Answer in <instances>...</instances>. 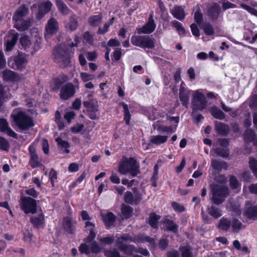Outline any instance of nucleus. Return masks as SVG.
Here are the masks:
<instances>
[{
    "mask_svg": "<svg viewBox=\"0 0 257 257\" xmlns=\"http://www.w3.org/2000/svg\"><path fill=\"white\" fill-rule=\"evenodd\" d=\"M85 228L86 230L89 231V235L87 237V242L89 243L94 239L96 235L95 224L89 221H87L85 222Z\"/></svg>",
    "mask_w": 257,
    "mask_h": 257,
    "instance_id": "obj_16",
    "label": "nucleus"
},
{
    "mask_svg": "<svg viewBox=\"0 0 257 257\" xmlns=\"http://www.w3.org/2000/svg\"><path fill=\"white\" fill-rule=\"evenodd\" d=\"M222 8L225 10L228 9H232L236 7V5L234 4H232L227 0H222L221 1Z\"/></svg>",
    "mask_w": 257,
    "mask_h": 257,
    "instance_id": "obj_58",
    "label": "nucleus"
},
{
    "mask_svg": "<svg viewBox=\"0 0 257 257\" xmlns=\"http://www.w3.org/2000/svg\"><path fill=\"white\" fill-rule=\"evenodd\" d=\"M10 145L8 141L3 137H0V150L8 151Z\"/></svg>",
    "mask_w": 257,
    "mask_h": 257,
    "instance_id": "obj_50",
    "label": "nucleus"
},
{
    "mask_svg": "<svg viewBox=\"0 0 257 257\" xmlns=\"http://www.w3.org/2000/svg\"><path fill=\"white\" fill-rule=\"evenodd\" d=\"M133 211V208L130 206L122 204L121 206V212L125 218L127 219L130 218L132 215Z\"/></svg>",
    "mask_w": 257,
    "mask_h": 257,
    "instance_id": "obj_41",
    "label": "nucleus"
},
{
    "mask_svg": "<svg viewBox=\"0 0 257 257\" xmlns=\"http://www.w3.org/2000/svg\"><path fill=\"white\" fill-rule=\"evenodd\" d=\"M32 19L24 20L23 19H17V30L24 31L28 29L33 22Z\"/></svg>",
    "mask_w": 257,
    "mask_h": 257,
    "instance_id": "obj_24",
    "label": "nucleus"
},
{
    "mask_svg": "<svg viewBox=\"0 0 257 257\" xmlns=\"http://www.w3.org/2000/svg\"><path fill=\"white\" fill-rule=\"evenodd\" d=\"M104 254L107 257H120L119 253L116 249L106 250Z\"/></svg>",
    "mask_w": 257,
    "mask_h": 257,
    "instance_id": "obj_55",
    "label": "nucleus"
},
{
    "mask_svg": "<svg viewBox=\"0 0 257 257\" xmlns=\"http://www.w3.org/2000/svg\"><path fill=\"white\" fill-rule=\"evenodd\" d=\"M215 130L218 134L222 136H226L229 133V128L227 125L218 122L215 124Z\"/></svg>",
    "mask_w": 257,
    "mask_h": 257,
    "instance_id": "obj_28",
    "label": "nucleus"
},
{
    "mask_svg": "<svg viewBox=\"0 0 257 257\" xmlns=\"http://www.w3.org/2000/svg\"><path fill=\"white\" fill-rule=\"evenodd\" d=\"M208 213L214 219H217L222 216V211L218 207L212 205L207 208Z\"/></svg>",
    "mask_w": 257,
    "mask_h": 257,
    "instance_id": "obj_29",
    "label": "nucleus"
},
{
    "mask_svg": "<svg viewBox=\"0 0 257 257\" xmlns=\"http://www.w3.org/2000/svg\"><path fill=\"white\" fill-rule=\"evenodd\" d=\"M131 43L133 45L143 49H153L155 47V39L149 36H133Z\"/></svg>",
    "mask_w": 257,
    "mask_h": 257,
    "instance_id": "obj_7",
    "label": "nucleus"
},
{
    "mask_svg": "<svg viewBox=\"0 0 257 257\" xmlns=\"http://www.w3.org/2000/svg\"><path fill=\"white\" fill-rule=\"evenodd\" d=\"M125 241H130L136 243L147 242L149 243V245L152 247L155 246V240L153 238L144 234H139L133 238L128 234H123L117 238L116 240V244L121 251L130 255L135 252L136 248L133 245L123 244V242Z\"/></svg>",
    "mask_w": 257,
    "mask_h": 257,
    "instance_id": "obj_2",
    "label": "nucleus"
},
{
    "mask_svg": "<svg viewBox=\"0 0 257 257\" xmlns=\"http://www.w3.org/2000/svg\"><path fill=\"white\" fill-rule=\"evenodd\" d=\"M83 38L86 42L90 45H93L94 42L93 35L89 32H85L83 35Z\"/></svg>",
    "mask_w": 257,
    "mask_h": 257,
    "instance_id": "obj_57",
    "label": "nucleus"
},
{
    "mask_svg": "<svg viewBox=\"0 0 257 257\" xmlns=\"http://www.w3.org/2000/svg\"><path fill=\"white\" fill-rule=\"evenodd\" d=\"M34 125L33 118L26 112L23 111L17 112V126L21 130H27Z\"/></svg>",
    "mask_w": 257,
    "mask_h": 257,
    "instance_id": "obj_8",
    "label": "nucleus"
},
{
    "mask_svg": "<svg viewBox=\"0 0 257 257\" xmlns=\"http://www.w3.org/2000/svg\"><path fill=\"white\" fill-rule=\"evenodd\" d=\"M123 108L124 110V120L126 124H130V120L131 119V114L128 109V105L126 104H122Z\"/></svg>",
    "mask_w": 257,
    "mask_h": 257,
    "instance_id": "obj_49",
    "label": "nucleus"
},
{
    "mask_svg": "<svg viewBox=\"0 0 257 257\" xmlns=\"http://www.w3.org/2000/svg\"><path fill=\"white\" fill-rule=\"evenodd\" d=\"M171 12L176 19L182 20L185 16V13L183 7L176 6L171 9Z\"/></svg>",
    "mask_w": 257,
    "mask_h": 257,
    "instance_id": "obj_22",
    "label": "nucleus"
},
{
    "mask_svg": "<svg viewBox=\"0 0 257 257\" xmlns=\"http://www.w3.org/2000/svg\"><path fill=\"white\" fill-rule=\"evenodd\" d=\"M162 222L165 225L166 230L172 231L174 233L178 231V226L173 221L167 218H164L162 220Z\"/></svg>",
    "mask_w": 257,
    "mask_h": 257,
    "instance_id": "obj_27",
    "label": "nucleus"
},
{
    "mask_svg": "<svg viewBox=\"0 0 257 257\" xmlns=\"http://www.w3.org/2000/svg\"><path fill=\"white\" fill-rule=\"evenodd\" d=\"M168 138L167 136L156 135L151 137V143L156 145H160L167 142Z\"/></svg>",
    "mask_w": 257,
    "mask_h": 257,
    "instance_id": "obj_31",
    "label": "nucleus"
},
{
    "mask_svg": "<svg viewBox=\"0 0 257 257\" xmlns=\"http://www.w3.org/2000/svg\"><path fill=\"white\" fill-rule=\"evenodd\" d=\"M0 132L6 134L9 136L16 138V133L10 127L7 120L4 118H0Z\"/></svg>",
    "mask_w": 257,
    "mask_h": 257,
    "instance_id": "obj_15",
    "label": "nucleus"
},
{
    "mask_svg": "<svg viewBox=\"0 0 257 257\" xmlns=\"http://www.w3.org/2000/svg\"><path fill=\"white\" fill-rule=\"evenodd\" d=\"M191 107L194 111H202L207 106V101L202 90L198 89L192 92Z\"/></svg>",
    "mask_w": 257,
    "mask_h": 257,
    "instance_id": "obj_4",
    "label": "nucleus"
},
{
    "mask_svg": "<svg viewBox=\"0 0 257 257\" xmlns=\"http://www.w3.org/2000/svg\"><path fill=\"white\" fill-rule=\"evenodd\" d=\"M242 224L241 221L236 218L229 219L227 217H221L216 227L220 230L227 231L231 228L234 232H238L241 228Z\"/></svg>",
    "mask_w": 257,
    "mask_h": 257,
    "instance_id": "obj_6",
    "label": "nucleus"
},
{
    "mask_svg": "<svg viewBox=\"0 0 257 257\" xmlns=\"http://www.w3.org/2000/svg\"><path fill=\"white\" fill-rule=\"evenodd\" d=\"M156 25L152 15H150L148 21L143 27L137 29L138 34H151L156 29Z\"/></svg>",
    "mask_w": 257,
    "mask_h": 257,
    "instance_id": "obj_13",
    "label": "nucleus"
},
{
    "mask_svg": "<svg viewBox=\"0 0 257 257\" xmlns=\"http://www.w3.org/2000/svg\"><path fill=\"white\" fill-rule=\"evenodd\" d=\"M203 16L201 13L196 11L194 14V20L197 24L200 26L202 21Z\"/></svg>",
    "mask_w": 257,
    "mask_h": 257,
    "instance_id": "obj_61",
    "label": "nucleus"
},
{
    "mask_svg": "<svg viewBox=\"0 0 257 257\" xmlns=\"http://www.w3.org/2000/svg\"><path fill=\"white\" fill-rule=\"evenodd\" d=\"M249 167L255 177L257 178V160L250 157L249 161Z\"/></svg>",
    "mask_w": 257,
    "mask_h": 257,
    "instance_id": "obj_47",
    "label": "nucleus"
},
{
    "mask_svg": "<svg viewBox=\"0 0 257 257\" xmlns=\"http://www.w3.org/2000/svg\"><path fill=\"white\" fill-rule=\"evenodd\" d=\"M14 31L11 30L10 31V33H12V37L11 40L9 39V37L8 39L6 40V38H5V40L6 41L5 43L6 46V51H11L13 49L14 46L16 44V33H13Z\"/></svg>",
    "mask_w": 257,
    "mask_h": 257,
    "instance_id": "obj_26",
    "label": "nucleus"
},
{
    "mask_svg": "<svg viewBox=\"0 0 257 257\" xmlns=\"http://www.w3.org/2000/svg\"><path fill=\"white\" fill-rule=\"evenodd\" d=\"M80 77L83 82H87L89 81L92 80L95 78V75L86 72L80 73Z\"/></svg>",
    "mask_w": 257,
    "mask_h": 257,
    "instance_id": "obj_52",
    "label": "nucleus"
},
{
    "mask_svg": "<svg viewBox=\"0 0 257 257\" xmlns=\"http://www.w3.org/2000/svg\"><path fill=\"white\" fill-rule=\"evenodd\" d=\"M88 243H90V250L92 252L97 253L101 250V247H100L95 241H93V240Z\"/></svg>",
    "mask_w": 257,
    "mask_h": 257,
    "instance_id": "obj_56",
    "label": "nucleus"
},
{
    "mask_svg": "<svg viewBox=\"0 0 257 257\" xmlns=\"http://www.w3.org/2000/svg\"><path fill=\"white\" fill-rule=\"evenodd\" d=\"M210 112L217 119H223L225 118L223 112L216 106L212 107L210 109Z\"/></svg>",
    "mask_w": 257,
    "mask_h": 257,
    "instance_id": "obj_35",
    "label": "nucleus"
},
{
    "mask_svg": "<svg viewBox=\"0 0 257 257\" xmlns=\"http://www.w3.org/2000/svg\"><path fill=\"white\" fill-rule=\"evenodd\" d=\"M255 137L254 132L251 130H246L244 134V139L246 142H253Z\"/></svg>",
    "mask_w": 257,
    "mask_h": 257,
    "instance_id": "obj_45",
    "label": "nucleus"
},
{
    "mask_svg": "<svg viewBox=\"0 0 257 257\" xmlns=\"http://www.w3.org/2000/svg\"><path fill=\"white\" fill-rule=\"evenodd\" d=\"M28 63L27 56L23 53H19L17 55V71L18 70H22L24 69ZM19 81L18 75L17 74V82Z\"/></svg>",
    "mask_w": 257,
    "mask_h": 257,
    "instance_id": "obj_19",
    "label": "nucleus"
},
{
    "mask_svg": "<svg viewBox=\"0 0 257 257\" xmlns=\"http://www.w3.org/2000/svg\"><path fill=\"white\" fill-rule=\"evenodd\" d=\"M245 214L250 218L255 219L257 217V206H254L247 208Z\"/></svg>",
    "mask_w": 257,
    "mask_h": 257,
    "instance_id": "obj_42",
    "label": "nucleus"
},
{
    "mask_svg": "<svg viewBox=\"0 0 257 257\" xmlns=\"http://www.w3.org/2000/svg\"><path fill=\"white\" fill-rule=\"evenodd\" d=\"M20 43L22 48L26 49L31 45V40L28 36H23L20 39Z\"/></svg>",
    "mask_w": 257,
    "mask_h": 257,
    "instance_id": "obj_40",
    "label": "nucleus"
},
{
    "mask_svg": "<svg viewBox=\"0 0 257 257\" xmlns=\"http://www.w3.org/2000/svg\"><path fill=\"white\" fill-rule=\"evenodd\" d=\"M220 12L219 6L216 4H213L208 10V15L211 18V20H216L217 19Z\"/></svg>",
    "mask_w": 257,
    "mask_h": 257,
    "instance_id": "obj_20",
    "label": "nucleus"
},
{
    "mask_svg": "<svg viewBox=\"0 0 257 257\" xmlns=\"http://www.w3.org/2000/svg\"><path fill=\"white\" fill-rule=\"evenodd\" d=\"M31 221L37 228L42 227L45 223V217L43 213L31 217Z\"/></svg>",
    "mask_w": 257,
    "mask_h": 257,
    "instance_id": "obj_21",
    "label": "nucleus"
},
{
    "mask_svg": "<svg viewBox=\"0 0 257 257\" xmlns=\"http://www.w3.org/2000/svg\"><path fill=\"white\" fill-rule=\"evenodd\" d=\"M81 38L76 36L74 39L75 43L67 42V46L60 44L56 47L53 51V55L55 62L63 67H68L70 65L72 53L70 49L73 47H77L80 42Z\"/></svg>",
    "mask_w": 257,
    "mask_h": 257,
    "instance_id": "obj_1",
    "label": "nucleus"
},
{
    "mask_svg": "<svg viewBox=\"0 0 257 257\" xmlns=\"http://www.w3.org/2000/svg\"><path fill=\"white\" fill-rule=\"evenodd\" d=\"M211 165L212 168L217 171H220L222 169H227L228 167L226 162L216 160H212Z\"/></svg>",
    "mask_w": 257,
    "mask_h": 257,
    "instance_id": "obj_32",
    "label": "nucleus"
},
{
    "mask_svg": "<svg viewBox=\"0 0 257 257\" xmlns=\"http://www.w3.org/2000/svg\"><path fill=\"white\" fill-rule=\"evenodd\" d=\"M181 257H193V254L190 249L188 246H184L180 248Z\"/></svg>",
    "mask_w": 257,
    "mask_h": 257,
    "instance_id": "obj_53",
    "label": "nucleus"
},
{
    "mask_svg": "<svg viewBox=\"0 0 257 257\" xmlns=\"http://www.w3.org/2000/svg\"><path fill=\"white\" fill-rule=\"evenodd\" d=\"M30 164L31 166L33 168H37L40 165L41 161L39 158L37 154L31 156Z\"/></svg>",
    "mask_w": 257,
    "mask_h": 257,
    "instance_id": "obj_46",
    "label": "nucleus"
},
{
    "mask_svg": "<svg viewBox=\"0 0 257 257\" xmlns=\"http://www.w3.org/2000/svg\"><path fill=\"white\" fill-rule=\"evenodd\" d=\"M12 97L10 93V89L6 86L0 84V111L3 110L4 102L7 101Z\"/></svg>",
    "mask_w": 257,
    "mask_h": 257,
    "instance_id": "obj_14",
    "label": "nucleus"
},
{
    "mask_svg": "<svg viewBox=\"0 0 257 257\" xmlns=\"http://www.w3.org/2000/svg\"><path fill=\"white\" fill-rule=\"evenodd\" d=\"M85 241V243H82L80 245L79 249L81 253H85L88 254L89 253L90 250V243H88L87 242V238H86Z\"/></svg>",
    "mask_w": 257,
    "mask_h": 257,
    "instance_id": "obj_48",
    "label": "nucleus"
},
{
    "mask_svg": "<svg viewBox=\"0 0 257 257\" xmlns=\"http://www.w3.org/2000/svg\"><path fill=\"white\" fill-rule=\"evenodd\" d=\"M3 79L7 82H14L16 81V72L10 69H6L2 73Z\"/></svg>",
    "mask_w": 257,
    "mask_h": 257,
    "instance_id": "obj_23",
    "label": "nucleus"
},
{
    "mask_svg": "<svg viewBox=\"0 0 257 257\" xmlns=\"http://www.w3.org/2000/svg\"><path fill=\"white\" fill-rule=\"evenodd\" d=\"M249 106L252 108H257V95H253L250 97Z\"/></svg>",
    "mask_w": 257,
    "mask_h": 257,
    "instance_id": "obj_64",
    "label": "nucleus"
},
{
    "mask_svg": "<svg viewBox=\"0 0 257 257\" xmlns=\"http://www.w3.org/2000/svg\"><path fill=\"white\" fill-rule=\"evenodd\" d=\"M113 21L114 19L112 18L108 22L105 23L102 28L99 27L98 30V34L103 35L107 32L109 27L113 23Z\"/></svg>",
    "mask_w": 257,
    "mask_h": 257,
    "instance_id": "obj_44",
    "label": "nucleus"
},
{
    "mask_svg": "<svg viewBox=\"0 0 257 257\" xmlns=\"http://www.w3.org/2000/svg\"><path fill=\"white\" fill-rule=\"evenodd\" d=\"M193 91L185 88L181 85L179 89V98L182 104L187 108L189 104L190 96L192 95Z\"/></svg>",
    "mask_w": 257,
    "mask_h": 257,
    "instance_id": "obj_12",
    "label": "nucleus"
},
{
    "mask_svg": "<svg viewBox=\"0 0 257 257\" xmlns=\"http://www.w3.org/2000/svg\"><path fill=\"white\" fill-rule=\"evenodd\" d=\"M118 171L122 175L129 174L135 177L139 173V165L133 158L123 157L119 163Z\"/></svg>",
    "mask_w": 257,
    "mask_h": 257,
    "instance_id": "obj_3",
    "label": "nucleus"
},
{
    "mask_svg": "<svg viewBox=\"0 0 257 257\" xmlns=\"http://www.w3.org/2000/svg\"><path fill=\"white\" fill-rule=\"evenodd\" d=\"M56 141L57 143L58 147L61 150H63L66 153H69L70 151L69 148L70 145L67 141L62 140L61 138H57L56 139Z\"/></svg>",
    "mask_w": 257,
    "mask_h": 257,
    "instance_id": "obj_33",
    "label": "nucleus"
},
{
    "mask_svg": "<svg viewBox=\"0 0 257 257\" xmlns=\"http://www.w3.org/2000/svg\"><path fill=\"white\" fill-rule=\"evenodd\" d=\"M241 7L242 9L248 11L250 14L257 16V10H256L255 9L250 7L249 6H247V5H246L245 4H243L241 5Z\"/></svg>",
    "mask_w": 257,
    "mask_h": 257,
    "instance_id": "obj_63",
    "label": "nucleus"
},
{
    "mask_svg": "<svg viewBox=\"0 0 257 257\" xmlns=\"http://www.w3.org/2000/svg\"><path fill=\"white\" fill-rule=\"evenodd\" d=\"M57 178V172L54 169H51L49 172V180L52 186H54V183Z\"/></svg>",
    "mask_w": 257,
    "mask_h": 257,
    "instance_id": "obj_60",
    "label": "nucleus"
},
{
    "mask_svg": "<svg viewBox=\"0 0 257 257\" xmlns=\"http://www.w3.org/2000/svg\"><path fill=\"white\" fill-rule=\"evenodd\" d=\"M21 207L26 214H34L37 211V201L30 197H22Z\"/></svg>",
    "mask_w": 257,
    "mask_h": 257,
    "instance_id": "obj_9",
    "label": "nucleus"
},
{
    "mask_svg": "<svg viewBox=\"0 0 257 257\" xmlns=\"http://www.w3.org/2000/svg\"><path fill=\"white\" fill-rule=\"evenodd\" d=\"M102 16L101 14L93 15L89 18L88 23L90 25L96 27L101 22Z\"/></svg>",
    "mask_w": 257,
    "mask_h": 257,
    "instance_id": "obj_36",
    "label": "nucleus"
},
{
    "mask_svg": "<svg viewBox=\"0 0 257 257\" xmlns=\"http://www.w3.org/2000/svg\"><path fill=\"white\" fill-rule=\"evenodd\" d=\"M160 218L161 217L160 215H157L154 213H151L149 216V224L152 227L154 228H157L158 227V220L160 219Z\"/></svg>",
    "mask_w": 257,
    "mask_h": 257,
    "instance_id": "obj_39",
    "label": "nucleus"
},
{
    "mask_svg": "<svg viewBox=\"0 0 257 257\" xmlns=\"http://www.w3.org/2000/svg\"><path fill=\"white\" fill-rule=\"evenodd\" d=\"M75 93L74 85L72 83H67L63 85L60 90V97L61 99L67 100L73 96Z\"/></svg>",
    "mask_w": 257,
    "mask_h": 257,
    "instance_id": "obj_11",
    "label": "nucleus"
},
{
    "mask_svg": "<svg viewBox=\"0 0 257 257\" xmlns=\"http://www.w3.org/2000/svg\"><path fill=\"white\" fill-rule=\"evenodd\" d=\"M141 198L139 197L135 198L132 193L130 192H126L124 195V201L126 203L133 204H138Z\"/></svg>",
    "mask_w": 257,
    "mask_h": 257,
    "instance_id": "obj_34",
    "label": "nucleus"
},
{
    "mask_svg": "<svg viewBox=\"0 0 257 257\" xmlns=\"http://www.w3.org/2000/svg\"><path fill=\"white\" fill-rule=\"evenodd\" d=\"M56 5L59 11L64 15H67L71 12L62 0H56Z\"/></svg>",
    "mask_w": 257,
    "mask_h": 257,
    "instance_id": "obj_30",
    "label": "nucleus"
},
{
    "mask_svg": "<svg viewBox=\"0 0 257 257\" xmlns=\"http://www.w3.org/2000/svg\"><path fill=\"white\" fill-rule=\"evenodd\" d=\"M207 35H212L214 33V29L212 25L208 22H204L200 26Z\"/></svg>",
    "mask_w": 257,
    "mask_h": 257,
    "instance_id": "obj_37",
    "label": "nucleus"
},
{
    "mask_svg": "<svg viewBox=\"0 0 257 257\" xmlns=\"http://www.w3.org/2000/svg\"><path fill=\"white\" fill-rule=\"evenodd\" d=\"M63 227L67 232L72 233L75 228V223L71 218L65 217L63 220Z\"/></svg>",
    "mask_w": 257,
    "mask_h": 257,
    "instance_id": "obj_25",
    "label": "nucleus"
},
{
    "mask_svg": "<svg viewBox=\"0 0 257 257\" xmlns=\"http://www.w3.org/2000/svg\"><path fill=\"white\" fill-rule=\"evenodd\" d=\"M29 12L28 7L26 5L20 6L17 10V18L18 20L21 19V18L25 17L27 15Z\"/></svg>",
    "mask_w": 257,
    "mask_h": 257,
    "instance_id": "obj_43",
    "label": "nucleus"
},
{
    "mask_svg": "<svg viewBox=\"0 0 257 257\" xmlns=\"http://www.w3.org/2000/svg\"><path fill=\"white\" fill-rule=\"evenodd\" d=\"M172 24L173 26L176 29L178 34L180 35H183L184 34L185 29L182 26V24L180 22L174 20L172 21Z\"/></svg>",
    "mask_w": 257,
    "mask_h": 257,
    "instance_id": "obj_51",
    "label": "nucleus"
},
{
    "mask_svg": "<svg viewBox=\"0 0 257 257\" xmlns=\"http://www.w3.org/2000/svg\"><path fill=\"white\" fill-rule=\"evenodd\" d=\"M101 218L106 227L109 228L114 226L116 217L112 212L102 214Z\"/></svg>",
    "mask_w": 257,
    "mask_h": 257,
    "instance_id": "obj_17",
    "label": "nucleus"
},
{
    "mask_svg": "<svg viewBox=\"0 0 257 257\" xmlns=\"http://www.w3.org/2000/svg\"><path fill=\"white\" fill-rule=\"evenodd\" d=\"M58 29L57 21L53 18L49 19L45 26V30L47 34L51 35L56 32Z\"/></svg>",
    "mask_w": 257,
    "mask_h": 257,
    "instance_id": "obj_18",
    "label": "nucleus"
},
{
    "mask_svg": "<svg viewBox=\"0 0 257 257\" xmlns=\"http://www.w3.org/2000/svg\"><path fill=\"white\" fill-rule=\"evenodd\" d=\"M212 192V201L216 205H219L225 201L228 195V189L227 187L219 184H213L210 186Z\"/></svg>",
    "mask_w": 257,
    "mask_h": 257,
    "instance_id": "obj_5",
    "label": "nucleus"
},
{
    "mask_svg": "<svg viewBox=\"0 0 257 257\" xmlns=\"http://www.w3.org/2000/svg\"><path fill=\"white\" fill-rule=\"evenodd\" d=\"M65 27L66 30L74 31L76 30L78 27V22L76 19L71 18L69 22L65 24Z\"/></svg>",
    "mask_w": 257,
    "mask_h": 257,
    "instance_id": "obj_38",
    "label": "nucleus"
},
{
    "mask_svg": "<svg viewBox=\"0 0 257 257\" xmlns=\"http://www.w3.org/2000/svg\"><path fill=\"white\" fill-rule=\"evenodd\" d=\"M53 4L49 0H44L38 3V12L36 18L38 20L42 19L44 16L52 9Z\"/></svg>",
    "mask_w": 257,
    "mask_h": 257,
    "instance_id": "obj_10",
    "label": "nucleus"
},
{
    "mask_svg": "<svg viewBox=\"0 0 257 257\" xmlns=\"http://www.w3.org/2000/svg\"><path fill=\"white\" fill-rule=\"evenodd\" d=\"M75 116V113L73 111H69L66 112L64 115L65 119L67 121V122L69 123L71 122V120L74 119Z\"/></svg>",
    "mask_w": 257,
    "mask_h": 257,
    "instance_id": "obj_62",
    "label": "nucleus"
},
{
    "mask_svg": "<svg viewBox=\"0 0 257 257\" xmlns=\"http://www.w3.org/2000/svg\"><path fill=\"white\" fill-rule=\"evenodd\" d=\"M230 185L233 189H240V185L234 176H231L230 178Z\"/></svg>",
    "mask_w": 257,
    "mask_h": 257,
    "instance_id": "obj_54",
    "label": "nucleus"
},
{
    "mask_svg": "<svg viewBox=\"0 0 257 257\" xmlns=\"http://www.w3.org/2000/svg\"><path fill=\"white\" fill-rule=\"evenodd\" d=\"M154 126L155 129H157L158 130L161 131L162 133H172L174 132V131L173 130V128L171 126H158L157 128L156 127L155 124L153 125Z\"/></svg>",
    "mask_w": 257,
    "mask_h": 257,
    "instance_id": "obj_59",
    "label": "nucleus"
}]
</instances>
